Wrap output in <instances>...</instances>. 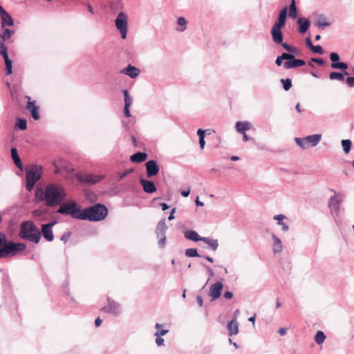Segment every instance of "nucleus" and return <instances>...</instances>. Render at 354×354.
<instances>
[{
	"mask_svg": "<svg viewBox=\"0 0 354 354\" xmlns=\"http://www.w3.org/2000/svg\"><path fill=\"white\" fill-rule=\"evenodd\" d=\"M102 320L100 317H97L95 321V324L96 327H99L102 324Z\"/></svg>",
	"mask_w": 354,
	"mask_h": 354,
	"instance_id": "nucleus-62",
	"label": "nucleus"
},
{
	"mask_svg": "<svg viewBox=\"0 0 354 354\" xmlns=\"http://www.w3.org/2000/svg\"><path fill=\"white\" fill-rule=\"evenodd\" d=\"M306 62L303 59H297L295 58L293 55V59H287L286 62L283 64V67L286 69L294 68L304 66Z\"/></svg>",
	"mask_w": 354,
	"mask_h": 354,
	"instance_id": "nucleus-16",
	"label": "nucleus"
},
{
	"mask_svg": "<svg viewBox=\"0 0 354 354\" xmlns=\"http://www.w3.org/2000/svg\"><path fill=\"white\" fill-rule=\"evenodd\" d=\"M147 154L144 152H138L130 156V160L133 162H142L147 160Z\"/></svg>",
	"mask_w": 354,
	"mask_h": 354,
	"instance_id": "nucleus-22",
	"label": "nucleus"
},
{
	"mask_svg": "<svg viewBox=\"0 0 354 354\" xmlns=\"http://www.w3.org/2000/svg\"><path fill=\"white\" fill-rule=\"evenodd\" d=\"M132 171H133V170H132V169H130V170H127V171H124V172L120 173V174H119V176H120V179L124 178L125 176H127L128 174H131Z\"/></svg>",
	"mask_w": 354,
	"mask_h": 354,
	"instance_id": "nucleus-54",
	"label": "nucleus"
},
{
	"mask_svg": "<svg viewBox=\"0 0 354 354\" xmlns=\"http://www.w3.org/2000/svg\"><path fill=\"white\" fill-rule=\"evenodd\" d=\"M289 15L292 18H295L297 17V8L295 0H291V3L289 8Z\"/></svg>",
	"mask_w": 354,
	"mask_h": 354,
	"instance_id": "nucleus-36",
	"label": "nucleus"
},
{
	"mask_svg": "<svg viewBox=\"0 0 354 354\" xmlns=\"http://www.w3.org/2000/svg\"><path fill=\"white\" fill-rule=\"evenodd\" d=\"M306 42L307 46H308L310 48H311L312 46H313L312 42H311V40H310V39L309 37H307L306 39Z\"/></svg>",
	"mask_w": 354,
	"mask_h": 354,
	"instance_id": "nucleus-64",
	"label": "nucleus"
},
{
	"mask_svg": "<svg viewBox=\"0 0 354 354\" xmlns=\"http://www.w3.org/2000/svg\"><path fill=\"white\" fill-rule=\"evenodd\" d=\"M82 211L75 202L66 203L61 205L57 212L64 215H70L73 218L81 220Z\"/></svg>",
	"mask_w": 354,
	"mask_h": 354,
	"instance_id": "nucleus-7",
	"label": "nucleus"
},
{
	"mask_svg": "<svg viewBox=\"0 0 354 354\" xmlns=\"http://www.w3.org/2000/svg\"><path fill=\"white\" fill-rule=\"evenodd\" d=\"M229 335H235L239 333V324L235 317L227 324Z\"/></svg>",
	"mask_w": 354,
	"mask_h": 354,
	"instance_id": "nucleus-21",
	"label": "nucleus"
},
{
	"mask_svg": "<svg viewBox=\"0 0 354 354\" xmlns=\"http://www.w3.org/2000/svg\"><path fill=\"white\" fill-rule=\"evenodd\" d=\"M295 142L298 145H299L302 148H306L308 145V143L306 142V140L305 138H295Z\"/></svg>",
	"mask_w": 354,
	"mask_h": 354,
	"instance_id": "nucleus-47",
	"label": "nucleus"
},
{
	"mask_svg": "<svg viewBox=\"0 0 354 354\" xmlns=\"http://www.w3.org/2000/svg\"><path fill=\"white\" fill-rule=\"evenodd\" d=\"M251 127V124L248 122H237L236 123V129L238 132L244 133L247 130Z\"/></svg>",
	"mask_w": 354,
	"mask_h": 354,
	"instance_id": "nucleus-24",
	"label": "nucleus"
},
{
	"mask_svg": "<svg viewBox=\"0 0 354 354\" xmlns=\"http://www.w3.org/2000/svg\"><path fill=\"white\" fill-rule=\"evenodd\" d=\"M35 197L39 201H42L44 200L46 201V197H44V192L41 189H37L35 192Z\"/></svg>",
	"mask_w": 354,
	"mask_h": 354,
	"instance_id": "nucleus-44",
	"label": "nucleus"
},
{
	"mask_svg": "<svg viewBox=\"0 0 354 354\" xmlns=\"http://www.w3.org/2000/svg\"><path fill=\"white\" fill-rule=\"evenodd\" d=\"M223 288V283L220 281L212 284L209 287V295L212 297V300H215L220 297Z\"/></svg>",
	"mask_w": 354,
	"mask_h": 354,
	"instance_id": "nucleus-13",
	"label": "nucleus"
},
{
	"mask_svg": "<svg viewBox=\"0 0 354 354\" xmlns=\"http://www.w3.org/2000/svg\"><path fill=\"white\" fill-rule=\"evenodd\" d=\"M77 180L83 183L94 185L101 181L104 176L89 173H81L76 175Z\"/></svg>",
	"mask_w": 354,
	"mask_h": 354,
	"instance_id": "nucleus-8",
	"label": "nucleus"
},
{
	"mask_svg": "<svg viewBox=\"0 0 354 354\" xmlns=\"http://www.w3.org/2000/svg\"><path fill=\"white\" fill-rule=\"evenodd\" d=\"M311 61L318 64L320 66H323L326 64V62L322 58H312Z\"/></svg>",
	"mask_w": 354,
	"mask_h": 354,
	"instance_id": "nucleus-51",
	"label": "nucleus"
},
{
	"mask_svg": "<svg viewBox=\"0 0 354 354\" xmlns=\"http://www.w3.org/2000/svg\"><path fill=\"white\" fill-rule=\"evenodd\" d=\"M42 175V167L40 165H31L26 169V188L31 191L35 183L39 181Z\"/></svg>",
	"mask_w": 354,
	"mask_h": 354,
	"instance_id": "nucleus-5",
	"label": "nucleus"
},
{
	"mask_svg": "<svg viewBox=\"0 0 354 354\" xmlns=\"http://www.w3.org/2000/svg\"><path fill=\"white\" fill-rule=\"evenodd\" d=\"M315 25L318 27H327L330 26L324 15H319L315 21Z\"/></svg>",
	"mask_w": 354,
	"mask_h": 354,
	"instance_id": "nucleus-31",
	"label": "nucleus"
},
{
	"mask_svg": "<svg viewBox=\"0 0 354 354\" xmlns=\"http://www.w3.org/2000/svg\"><path fill=\"white\" fill-rule=\"evenodd\" d=\"M330 59L333 63H337V62L339 60V56L336 53H331L330 55Z\"/></svg>",
	"mask_w": 354,
	"mask_h": 354,
	"instance_id": "nucleus-49",
	"label": "nucleus"
},
{
	"mask_svg": "<svg viewBox=\"0 0 354 354\" xmlns=\"http://www.w3.org/2000/svg\"><path fill=\"white\" fill-rule=\"evenodd\" d=\"M124 106H131L132 103V100L129 95L128 91H124Z\"/></svg>",
	"mask_w": 354,
	"mask_h": 354,
	"instance_id": "nucleus-41",
	"label": "nucleus"
},
{
	"mask_svg": "<svg viewBox=\"0 0 354 354\" xmlns=\"http://www.w3.org/2000/svg\"><path fill=\"white\" fill-rule=\"evenodd\" d=\"M297 23L300 25L299 26V32L301 33H304L307 31L310 26V21L308 19H303L301 18L298 19Z\"/></svg>",
	"mask_w": 354,
	"mask_h": 354,
	"instance_id": "nucleus-29",
	"label": "nucleus"
},
{
	"mask_svg": "<svg viewBox=\"0 0 354 354\" xmlns=\"http://www.w3.org/2000/svg\"><path fill=\"white\" fill-rule=\"evenodd\" d=\"M223 297L227 299H230L232 298L233 297V293L232 292H230V291H226L225 293H224V295Z\"/></svg>",
	"mask_w": 354,
	"mask_h": 354,
	"instance_id": "nucleus-55",
	"label": "nucleus"
},
{
	"mask_svg": "<svg viewBox=\"0 0 354 354\" xmlns=\"http://www.w3.org/2000/svg\"><path fill=\"white\" fill-rule=\"evenodd\" d=\"M287 11L288 8L286 7L280 11L277 21L271 29L272 39L276 44H281L283 41V35L281 29L286 24Z\"/></svg>",
	"mask_w": 354,
	"mask_h": 354,
	"instance_id": "nucleus-4",
	"label": "nucleus"
},
{
	"mask_svg": "<svg viewBox=\"0 0 354 354\" xmlns=\"http://www.w3.org/2000/svg\"><path fill=\"white\" fill-rule=\"evenodd\" d=\"M278 224L279 225L282 226V230L283 231H287L288 230V225H286V223H284L283 221L282 222H278Z\"/></svg>",
	"mask_w": 354,
	"mask_h": 354,
	"instance_id": "nucleus-58",
	"label": "nucleus"
},
{
	"mask_svg": "<svg viewBox=\"0 0 354 354\" xmlns=\"http://www.w3.org/2000/svg\"><path fill=\"white\" fill-rule=\"evenodd\" d=\"M140 183L142 185L144 192L146 193L151 194L156 191L155 184L151 180L141 178L140 180Z\"/></svg>",
	"mask_w": 354,
	"mask_h": 354,
	"instance_id": "nucleus-17",
	"label": "nucleus"
},
{
	"mask_svg": "<svg viewBox=\"0 0 354 354\" xmlns=\"http://www.w3.org/2000/svg\"><path fill=\"white\" fill-rule=\"evenodd\" d=\"M274 241L273 252L274 253H281L283 250V245L281 240L274 234L272 236Z\"/></svg>",
	"mask_w": 354,
	"mask_h": 354,
	"instance_id": "nucleus-25",
	"label": "nucleus"
},
{
	"mask_svg": "<svg viewBox=\"0 0 354 354\" xmlns=\"http://www.w3.org/2000/svg\"><path fill=\"white\" fill-rule=\"evenodd\" d=\"M115 22V26L121 33L122 38L125 39L127 37V17L126 14L123 12H120L118 14Z\"/></svg>",
	"mask_w": 354,
	"mask_h": 354,
	"instance_id": "nucleus-9",
	"label": "nucleus"
},
{
	"mask_svg": "<svg viewBox=\"0 0 354 354\" xmlns=\"http://www.w3.org/2000/svg\"><path fill=\"white\" fill-rule=\"evenodd\" d=\"M348 73L347 71H344V74L339 72H331L329 75V78L331 80H337L339 81L344 80V75H347Z\"/></svg>",
	"mask_w": 354,
	"mask_h": 354,
	"instance_id": "nucleus-33",
	"label": "nucleus"
},
{
	"mask_svg": "<svg viewBox=\"0 0 354 354\" xmlns=\"http://www.w3.org/2000/svg\"><path fill=\"white\" fill-rule=\"evenodd\" d=\"M0 55L3 57L5 65H6V73L7 75H10L12 73V61L9 59L8 54V48L6 45L1 44V48H0Z\"/></svg>",
	"mask_w": 354,
	"mask_h": 354,
	"instance_id": "nucleus-11",
	"label": "nucleus"
},
{
	"mask_svg": "<svg viewBox=\"0 0 354 354\" xmlns=\"http://www.w3.org/2000/svg\"><path fill=\"white\" fill-rule=\"evenodd\" d=\"M27 99L26 109L30 111L31 116L35 120L39 119L40 115L39 113V106L36 105V101H31L30 96H26Z\"/></svg>",
	"mask_w": 354,
	"mask_h": 354,
	"instance_id": "nucleus-10",
	"label": "nucleus"
},
{
	"mask_svg": "<svg viewBox=\"0 0 354 354\" xmlns=\"http://www.w3.org/2000/svg\"><path fill=\"white\" fill-rule=\"evenodd\" d=\"M100 311L106 313L118 315L120 313V306L118 303L111 301L108 298V306L102 307Z\"/></svg>",
	"mask_w": 354,
	"mask_h": 354,
	"instance_id": "nucleus-12",
	"label": "nucleus"
},
{
	"mask_svg": "<svg viewBox=\"0 0 354 354\" xmlns=\"http://www.w3.org/2000/svg\"><path fill=\"white\" fill-rule=\"evenodd\" d=\"M20 236L22 239L38 243L41 239V232L32 221H24L21 224Z\"/></svg>",
	"mask_w": 354,
	"mask_h": 354,
	"instance_id": "nucleus-3",
	"label": "nucleus"
},
{
	"mask_svg": "<svg viewBox=\"0 0 354 354\" xmlns=\"http://www.w3.org/2000/svg\"><path fill=\"white\" fill-rule=\"evenodd\" d=\"M314 53H319V54H323L324 53V51H323V49L322 48L321 46L319 45H317V46H313L312 48H310Z\"/></svg>",
	"mask_w": 354,
	"mask_h": 354,
	"instance_id": "nucleus-50",
	"label": "nucleus"
},
{
	"mask_svg": "<svg viewBox=\"0 0 354 354\" xmlns=\"http://www.w3.org/2000/svg\"><path fill=\"white\" fill-rule=\"evenodd\" d=\"M107 214V207L101 203H96L82 211L81 220L100 221L104 220Z\"/></svg>",
	"mask_w": 354,
	"mask_h": 354,
	"instance_id": "nucleus-1",
	"label": "nucleus"
},
{
	"mask_svg": "<svg viewBox=\"0 0 354 354\" xmlns=\"http://www.w3.org/2000/svg\"><path fill=\"white\" fill-rule=\"evenodd\" d=\"M290 59H293V55L283 53L281 56H279L277 58L275 63L277 66H281L282 64V60H287Z\"/></svg>",
	"mask_w": 354,
	"mask_h": 354,
	"instance_id": "nucleus-34",
	"label": "nucleus"
},
{
	"mask_svg": "<svg viewBox=\"0 0 354 354\" xmlns=\"http://www.w3.org/2000/svg\"><path fill=\"white\" fill-rule=\"evenodd\" d=\"M326 336L322 331L319 330L317 332L315 339L318 344H322L324 342Z\"/></svg>",
	"mask_w": 354,
	"mask_h": 354,
	"instance_id": "nucleus-35",
	"label": "nucleus"
},
{
	"mask_svg": "<svg viewBox=\"0 0 354 354\" xmlns=\"http://www.w3.org/2000/svg\"><path fill=\"white\" fill-rule=\"evenodd\" d=\"M160 236V239L159 243L162 246H164L165 244V241H166V237L165 236V235Z\"/></svg>",
	"mask_w": 354,
	"mask_h": 354,
	"instance_id": "nucleus-60",
	"label": "nucleus"
},
{
	"mask_svg": "<svg viewBox=\"0 0 354 354\" xmlns=\"http://www.w3.org/2000/svg\"><path fill=\"white\" fill-rule=\"evenodd\" d=\"M346 82L349 87L354 86V77H348L346 80Z\"/></svg>",
	"mask_w": 354,
	"mask_h": 354,
	"instance_id": "nucleus-52",
	"label": "nucleus"
},
{
	"mask_svg": "<svg viewBox=\"0 0 354 354\" xmlns=\"http://www.w3.org/2000/svg\"><path fill=\"white\" fill-rule=\"evenodd\" d=\"M196 301L198 305L201 307L203 306V298L201 296L198 295L196 297Z\"/></svg>",
	"mask_w": 354,
	"mask_h": 354,
	"instance_id": "nucleus-63",
	"label": "nucleus"
},
{
	"mask_svg": "<svg viewBox=\"0 0 354 354\" xmlns=\"http://www.w3.org/2000/svg\"><path fill=\"white\" fill-rule=\"evenodd\" d=\"M201 241L205 243L213 250H216L218 248V243L217 239H211L207 237H203Z\"/></svg>",
	"mask_w": 354,
	"mask_h": 354,
	"instance_id": "nucleus-30",
	"label": "nucleus"
},
{
	"mask_svg": "<svg viewBox=\"0 0 354 354\" xmlns=\"http://www.w3.org/2000/svg\"><path fill=\"white\" fill-rule=\"evenodd\" d=\"M167 226L165 223V220L162 219L157 225L156 227V234L157 236H164L165 234V232L167 230Z\"/></svg>",
	"mask_w": 354,
	"mask_h": 354,
	"instance_id": "nucleus-27",
	"label": "nucleus"
},
{
	"mask_svg": "<svg viewBox=\"0 0 354 354\" xmlns=\"http://www.w3.org/2000/svg\"><path fill=\"white\" fill-rule=\"evenodd\" d=\"M178 24L180 26H183V28L182 29L179 30L180 31L183 32L186 29L187 21L185 20V19L184 17H180L178 19Z\"/></svg>",
	"mask_w": 354,
	"mask_h": 354,
	"instance_id": "nucleus-46",
	"label": "nucleus"
},
{
	"mask_svg": "<svg viewBox=\"0 0 354 354\" xmlns=\"http://www.w3.org/2000/svg\"><path fill=\"white\" fill-rule=\"evenodd\" d=\"M285 218L286 216L283 214H278L274 216V219L277 220L279 222H282V220Z\"/></svg>",
	"mask_w": 354,
	"mask_h": 354,
	"instance_id": "nucleus-56",
	"label": "nucleus"
},
{
	"mask_svg": "<svg viewBox=\"0 0 354 354\" xmlns=\"http://www.w3.org/2000/svg\"><path fill=\"white\" fill-rule=\"evenodd\" d=\"M321 138H322L321 134H315V135L308 136L306 137L305 139L308 144H310L311 146L314 147V146H316L319 143V142L321 140Z\"/></svg>",
	"mask_w": 354,
	"mask_h": 354,
	"instance_id": "nucleus-26",
	"label": "nucleus"
},
{
	"mask_svg": "<svg viewBox=\"0 0 354 354\" xmlns=\"http://www.w3.org/2000/svg\"><path fill=\"white\" fill-rule=\"evenodd\" d=\"M14 31L8 28H4V27L2 28V32L0 34V48H1V44L5 45L4 42L10 39Z\"/></svg>",
	"mask_w": 354,
	"mask_h": 354,
	"instance_id": "nucleus-23",
	"label": "nucleus"
},
{
	"mask_svg": "<svg viewBox=\"0 0 354 354\" xmlns=\"http://www.w3.org/2000/svg\"><path fill=\"white\" fill-rule=\"evenodd\" d=\"M185 254L187 257H199L197 250L196 248H188L185 250Z\"/></svg>",
	"mask_w": 354,
	"mask_h": 354,
	"instance_id": "nucleus-40",
	"label": "nucleus"
},
{
	"mask_svg": "<svg viewBox=\"0 0 354 354\" xmlns=\"http://www.w3.org/2000/svg\"><path fill=\"white\" fill-rule=\"evenodd\" d=\"M342 200L339 195H335L330 198L328 206L331 209V212L334 210L337 214Z\"/></svg>",
	"mask_w": 354,
	"mask_h": 354,
	"instance_id": "nucleus-18",
	"label": "nucleus"
},
{
	"mask_svg": "<svg viewBox=\"0 0 354 354\" xmlns=\"http://www.w3.org/2000/svg\"><path fill=\"white\" fill-rule=\"evenodd\" d=\"M55 224V222H52L50 223L42 225L41 233L44 239H46L48 241H52L54 239L52 228Z\"/></svg>",
	"mask_w": 354,
	"mask_h": 354,
	"instance_id": "nucleus-15",
	"label": "nucleus"
},
{
	"mask_svg": "<svg viewBox=\"0 0 354 354\" xmlns=\"http://www.w3.org/2000/svg\"><path fill=\"white\" fill-rule=\"evenodd\" d=\"M332 68H339L341 70H346L348 68V65L344 62H337L331 64Z\"/></svg>",
	"mask_w": 354,
	"mask_h": 354,
	"instance_id": "nucleus-39",
	"label": "nucleus"
},
{
	"mask_svg": "<svg viewBox=\"0 0 354 354\" xmlns=\"http://www.w3.org/2000/svg\"><path fill=\"white\" fill-rule=\"evenodd\" d=\"M26 245L21 243H15L13 242L3 243L0 250L1 258H8L17 255L19 252L23 251L26 248Z\"/></svg>",
	"mask_w": 354,
	"mask_h": 354,
	"instance_id": "nucleus-6",
	"label": "nucleus"
},
{
	"mask_svg": "<svg viewBox=\"0 0 354 354\" xmlns=\"http://www.w3.org/2000/svg\"><path fill=\"white\" fill-rule=\"evenodd\" d=\"M16 126L21 129L25 130L27 128V122L25 119L19 118L16 122Z\"/></svg>",
	"mask_w": 354,
	"mask_h": 354,
	"instance_id": "nucleus-38",
	"label": "nucleus"
},
{
	"mask_svg": "<svg viewBox=\"0 0 354 354\" xmlns=\"http://www.w3.org/2000/svg\"><path fill=\"white\" fill-rule=\"evenodd\" d=\"M156 342L158 346H163L164 345V339L161 337V336H156Z\"/></svg>",
	"mask_w": 354,
	"mask_h": 354,
	"instance_id": "nucleus-53",
	"label": "nucleus"
},
{
	"mask_svg": "<svg viewBox=\"0 0 354 354\" xmlns=\"http://www.w3.org/2000/svg\"><path fill=\"white\" fill-rule=\"evenodd\" d=\"M120 72L129 75L132 78H135L138 76L140 71L138 68L129 64L126 68H123Z\"/></svg>",
	"mask_w": 354,
	"mask_h": 354,
	"instance_id": "nucleus-19",
	"label": "nucleus"
},
{
	"mask_svg": "<svg viewBox=\"0 0 354 354\" xmlns=\"http://www.w3.org/2000/svg\"><path fill=\"white\" fill-rule=\"evenodd\" d=\"M199 145H200L201 149H203L205 145V138H201V139H199Z\"/></svg>",
	"mask_w": 354,
	"mask_h": 354,
	"instance_id": "nucleus-61",
	"label": "nucleus"
},
{
	"mask_svg": "<svg viewBox=\"0 0 354 354\" xmlns=\"http://www.w3.org/2000/svg\"><path fill=\"white\" fill-rule=\"evenodd\" d=\"M11 156L13 159V161L16 166L19 168L21 167V162L19 156L17 153V150L15 148H12L11 149Z\"/></svg>",
	"mask_w": 354,
	"mask_h": 354,
	"instance_id": "nucleus-32",
	"label": "nucleus"
},
{
	"mask_svg": "<svg viewBox=\"0 0 354 354\" xmlns=\"http://www.w3.org/2000/svg\"><path fill=\"white\" fill-rule=\"evenodd\" d=\"M129 108H130V106H124V115L127 118L131 117V113H130Z\"/></svg>",
	"mask_w": 354,
	"mask_h": 354,
	"instance_id": "nucleus-59",
	"label": "nucleus"
},
{
	"mask_svg": "<svg viewBox=\"0 0 354 354\" xmlns=\"http://www.w3.org/2000/svg\"><path fill=\"white\" fill-rule=\"evenodd\" d=\"M66 194L63 187L56 184H49L44 192L46 204L48 206H55L62 203Z\"/></svg>",
	"mask_w": 354,
	"mask_h": 354,
	"instance_id": "nucleus-2",
	"label": "nucleus"
},
{
	"mask_svg": "<svg viewBox=\"0 0 354 354\" xmlns=\"http://www.w3.org/2000/svg\"><path fill=\"white\" fill-rule=\"evenodd\" d=\"M161 326H162V325L158 323H157L156 324V328L158 330L155 333V334H154L155 336H163L168 333V330H159Z\"/></svg>",
	"mask_w": 354,
	"mask_h": 354,
	"instance_id": "nucleus-45",
	"label": "nucleus"
},
{
	"mask_svg": "<svg viewBox=\"0 0 354 354\" xmlns=\"http://www.w3.org/2000/svg\"><path fill=\"white\" fill-rule=\"evenodd\" d=\"M341 142L345 153H348L351 148V141L350 140H342Z\"/></svg>",
	"mask_w": 354,
	"mask_h": 354,
	"instance_id": "nucleus-37",
	"label": "nucleus"
},
{
	"mask_svg": "<svg viewBox=\"0 0 354 354\" xmlns=\"http://www.w3.org/2000/svg\"><path fill=\"white\" fill-rule=\"evenodd\" d=\"M147 176L151 178L156 176L159 172V167L155 160H149L145 163Z\"/></svg>",
	"mask_w": 354,
	"mask_h": 354,
	"instance_id": "nucleus-14",
	"label": "nucleus"
},
{
	"mask_svg": "<svg viewBox=\"0 0 354 354\" xmlns=\"http://www.w3.org/2000/svg\"><path fill=\"white\" fill-rule=\"evenodd\" d=\"M86 198L91 202H95L97 201V196L93 192H88L86 194Z\"/></svg>",
	"mask_w": 354,
	"mask_h": 354,
	"instance_id": "nucleus-48",
	"label": "nucleus"
},
{
	"mask_svg": "<svg viewBox=\"0 0 354 354\" xmlns=\"http://www.w3.org/2000/svg\"><path fill=\"white\" fill-rule=\"evenodd\" d=\"M281 82L285 91H288L292 86V82L290 79H281Z\"/></svg>",
	"mask_w": 354,
	"mask_h": 354,
	"instance_id": "nucleus-42",
	"label": "nucleus"
},
{
	"mask_svg": "<svg viewBox=\"0 0 354 354\" xmlns=\"http://www.w3.org/2000/svg\"><path fill=\"white\" fill-rule=\"evenodd\" d=\"M281 46L285 50L290 53H296L297 52V48L292 46L287 43H281Z\"/></svg>",
	"mask_w": 354,
	"mask_h": 354,
	"instance_id": "nucleus-43",
	"label": "nucleus"
},
{
	"mask_svg": "<svg viewBox=\"0 0 354 354\" xmlns=\"http://www.w3.org/2000/svg\"><path fill=\"white\" fill-rule=\"evenodd\" d=\"M0 15L1 18V28H3L6 25L12 26L14 24V21L11 16L4 9L0 12Z\"/></svg>",
	"mask_w": 354,
	"mask_h": 354,
	"instance_id": "nucleus-20",
	"label": "nucleus"
},
{
	"mask_svg": "<svg viewBox=\"0 0 354 354\" xmlns=\"http://www.w3.org/2000/svg\"><path fill=\"white\" fill-rule=\"evenodd\" d=\"M185 237L189 240L194 241H201L203 237H201L194 230H187L185 232Z\"/></svg>",
	"mask_w": 354,
	"mask_h": 354,
	"instance_id": "nucleus-28",
	"label": "nucleus"
},
{
	"mask_svg": "<svg viewBox=\"0 0 354 354\" xmlns=\"http://www.w3.org/2000/svg\"><path fill=\"white\" fill-rule=\"evenodd\" d=\"M197 134L199 137V139H201V138H205V131L204 130L198 129L197 131Z\"/></svg>",
	"mask_w": 354,
	"mask_h": 354,
	"instance_id": "nucleus-57",
	"label": "nucleus"
}]
</instances>
